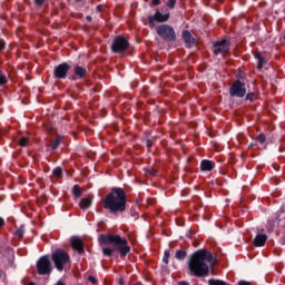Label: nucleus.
I'll list each match as a JSON object with an SVG mask.
<instances>
[{"label": "nucleus", "mask_w": 285, "mask_h": 285, "mask_svg": "<svg viewBox=\"0 0 285 285\" xmlns=\"http://www.w3.org/2000/svg\"><path fill=\"white\" fill-rule=\"evenodd\" d=\"M186 266L189 277H208L210 268L215 266V257L210 250L202 248L189 255Z\"/></svg>", "instance_id": "obj_1"}, {"label": "nucleus", "mask_w": 285, "mask_h": 285, "mask_svg": "<svg viewBox=\"0 0 285 285\" xmlns=\"http://www.w3.org/2000/svg\"><path fill=\"white\" fill-rule=\"evenodd\" d=\"M99 243L101 246H114L112 248H102V254L105 257H112L114 253L116 252L119 253L121 258L130 254V245H128V240L117 234H101L99 236Z\"/></svg>", "instance_id": "obj_2"}, {"label": "nucleus", "mask_w": 285, "mask_h": 285, "mask_svg": "<svg viewBox=\"0 0 285 285\" xmlns=\"http://www.w3.org/2000/svg\"><path fill=\"white\" fill-rule=\"evenodd\" d=\"M101 202L102 208L108 210L109 215H119V213H125L126 206L128 205V197L124 188L114 187Z\"/></svg>", "instance_id": "obj_3"}, {"label": "nucleus", "mask_w": 285, "mask_h": 285, "mask_svg": "<svg viewBox=\"0 0 285 285\" xmlns=\"http://www.w3.org/2000/svg\"><path fill=\"white\" fill-rule=\"evenodd\" d=\"M51 261L53 262L57 271H59V273H61L65 268H70V254H68V252L58 248L55 252H52L51 254Z\"/></svg>", "instance_id": "obj_4"}, {"label": "nucleus", "mask_w": 285, "mask_h": 285, "mask_svg": "<svg viewBox=\"0 0 285 285\" xmlns=\"http://www.w3.org/2000/svg\"><path fill=\"white\" fill-rule=\"evenodd\" d=\"M156 35L168 43H175L177 41V32H175V28L170 24H159L156 27Z\"/></svg>", "instance_id": "obj_5"}, {"label": "nucleus", "mask_w": 285, "mask_h": 285, "mask_svg": "<svg viewBox=\"0 0 285 285\" xmlns=\"http://www.w3.org/2000/svg\"><path fill=\"white\" fill-rule=\"evenodd\" d=\"M130 49V42L124 36H117L111 42V52L114 55H125Z\"/></svg>", "instance_id": "obj_6"}, {"label": "nucleus", "mask_w": 285, "mask_h": 285, "mask_svg": "<svg viewBox=\"0 0 285 285\" xmlns=\"http://www.w3.org/2000/svg\"><path fill=\"white\" fill-rule=\"evenodd\" d=\"M237 79L233 82L229 88V96L237 97L238 99H244L246 97V82L242 80V76H236Z\"/></svg>", "instance_id": "obj_7"}, {"label": "nucleus", "mask_w": 285, "mask_h": 285, "mask_svg": "<svg viewBox=\"0 0 285 285\" xmlns=\"http://www.w3.org/2000/svg\"><path fill=\"white\" fill-rule=\"evenodd\" d=\"M38 275H50L52 273V263L50 262V256H41L37 262Z\"/></svg>", "instance_id": "obj_8"}, {"label": "nucleus", "mask_w": 285, "mask_h": 285, "mask_svg": "<svg viewBox=\"0 0 285 285\" xmlns=\"http://www.w3.org/2000/svg\"><path fill=\"white\" fill-rule=\"evenodd\" d=\"M213 55L218 57V55H228L230 52V41L227 39L217 40L212 47Z\"/></svg>", "instance_id": "obj_9"}, {"label": "nucleus", "mask_w": 285, "mask_h": 285, "mask_svg": "<svg viewBox=\"0 0 285 285\" xmlns=\"http://www.w3.org/2000/svg\"><path fill=\"white\" fill-rule=\"evenodd\" d=\"M168 19H170L169 12L164 14L160 11H156L155 14L148 17L149 28H155V21H157V23H166Z\"/></svg>", "instance_id": "obj_10"}, {"label": "nucleus", "mask_w": 285, "mask_h": 285, "mask_svg": "<svg viewBox=\"0 0 285 285\" xmlns=\"http://www.w3.org/2000/svg\"><path fill=\"white\" fill-rule=\"evenodd\" d=\"M70 72V65L68 62H62L53 69L55 79H66Z\"/></svg>", "instance_id": "obj_11"}, {"label": "nucleus", "mask_w": 285, "mask_h": 285, "mask_svg": "<svg viewBox=\"0 0 285 285\" xmlns=\"http://www.w3.org/2000/svg\"><path fill=\"white\" fill-rule=\"evenodd\" d=\"M70 246L78 255H83L86 253V247L83 245V240L77 236H72L70 238Z\"/></svg>", "instance_id": "obj_12"}, {"label": "nucleus", "mask_w": 285, "mask_h": 285, "mask_svg": "<svg viewBox=\"0 0 285 285\" xmlns=\"http://www.w3.org/2000/svg\"><path fill=\"white\" fill-rule=\"evenodd\" d=\"M88 77V70L86 68L77 65L73 68V76H71V81H77V79H86Z\"/></svg>", "instance_id": "obj_13"}, {"label": "nucleus", "mask_w": 285, "mask_h": 285, "mask_svg": "<svg viewBox=\"0 0 285 285\" xmlns=\"http://www.w3.org/2000/svg\"><path fill=\"white\" fill-rule=\"evenodd\" d=\"M200 170L202 173H210L215 170V163L209 159H204L200 161Z\"/></svg>", "instance_id": "obj_14"}, {"label": "nucleus", "mask_w": 285, "mask_h": 285, "mask_svg": "<svg viewBox=\"0 0 285 285\" xmlns=\"http://www.w3.org/2000/svg\"><path fill=\"white\" fill-rule=\"evenodd\" d=\"M183 40L185 42L186 48H190L195 43V38L193 37V33L188 30H184L181 33Z\"/></svg>", "instance_id": "obj_15"}, {"label": "nucleus", "mask_w": 285, "mask_h": 285, "mask_svg": "<svg viewBox=\"0 0 285 285\" xmlns=\"http://www.w3.org/2000/svg\"><path fill=\"white\" fill-rule=\"evenodd\" d=\"M266 242H268V236L266 234H257L254 238V246H265Z\"/></svg>", "instance_id": "obj_16"}, {"label": "nucleus", "mask_w": 285, "mask_h": 285, "mask_svg": "<svg viewBox=\"0 0 285 285\" xmlns=\"http://www.w3.org/2000/svg\"><path fill=\"white\" fill-rule=\"evenodd\" d=\"M90 206H92V196L88 195L87 197L80 199L79 207L81 210H88Z\"/></svg>", "instance_id": "obj_17"}, {"label": "nucleus", "mask_w": 285, "mask_h": 285, "mask_svg": "<svg viewBox=\"0 0 285 285\" xmlns=\"http://www.w3.org/2000/svg\"><path fill=\"white\" fill-rule=\"evenodd\" d=\"M17 144L21 148H28V146H30V136L28 134L21 136L20 138H18Z\"/></svg>", "instance_id": "obj_18"}, {"label": "nucleus", "mask_w": 285, "mask_h": 285, "mask_svg": "<svg viewBox=\"0 0 285 285\" xmlns=\"http://www.w3.org/2000/svg\"><path fill=\"white\" fill-rule=\"evenodd\" d=\"M186 257H188V252H186V249L180 248L176 250L175 259H177L178 262H184Z\"/></svg>", "instance_id": "obj_19"}, {"label": "nucleus", "mask_w": 285, "mask_h": 285, "mask_svg": "<svg viewBox=\"0 0 285 285\" xmlns=\"http://www.w3.org/2000/svg\"><path fill=\"white\" fill-rule=\"evenodd\" d=\"M255 59L257 60V69L262 70V68H264V63L266 62V60L264 59V56H262V52L257 51L256 53H254Z\"/></svg>", "instance_id": "obj_20"}, {"label": "nucleus", "mask_w": 285, "mask_h": 285, "mask_svg": "<svg viewBox=\"0 0 285 285\" xmlns=\"http://www.w3.org/2000/svg\"><path fill=\"white\" fill-rule=\"evenodd\" d=\"M23 235H26V227L21 225L16 232H14V237L16 239H22Z\"/></svg>", "instance_id": "obj_21"}, {"label": "nucleus", "mask_w": 285, "mask_h": 285, "mask_svg": "<svg viewBox=\"0 0 285 285\" xmlns=\"http://www.w3.org/2000/svg\"><path fill=\"white\" fill-rule=\"evenodd\" d=\"M61 139H63L61 136H57L55 140L51 142V150H57L59 146H61Z\"/></svg>", "instance_id": "obj_22"}, {"label": "nucleus", "mask_w": 285, "mask_h": 285, "mask_svg": "<svg viewBox=\"0 0 285 285\" xmlns=\"http://www.w3.org/2000/svg\"><path fill=\"white\" fill-rule=\"evenodd\" d=\"M53 177H57V179H62L63 178V169L61 167H56L52 170Z\"/></svg>", "instance_id": "obj_23"}, {"label": "nucleus", "mask_w": 285, "mask_h": 285, "mask_svg": "<svg viewBox=\"0 0 285 285\" xmlns=\"http://www.w3.org/2000/svg\"><path fill=\"white\" fill-rule=\"evenodd\" d=\"M81 187H79V185H75L72 187V195L76 196L77 198L81 197Z\"/></svg>", "instance_id": "obj_24"}, {"label": "nucleus", "mask_w": 285, "mask_h": 285, "mask_svg": "<svg viewBox=\"0 0 285 285\" xmlns=\"http://www.w3.org/2000/svg\"><path fill=\"white\" fill-rule=\"evenodd\" d=\"M266 228L268 233H273L275 230V219H268Z\"/></svg>", "instance_id": "obj_25"}, {"label": "nucleus", "mask_w": 285, "mask_h": 285, "mask_svg": "<svg viewBox=\"0 0 285 285\" xmlns=\"http://www.w3.org/2000/svg\"><path fill=\"white\" fill-rule=\"evenodd\" d=\"M245 101H250L253 104V101H255V92H248L245 95Z\"/></svg>", "instance_id": "obj_26"}, {"label": "nucleus", "mask_w": 285, "mask_h": 285, "mask_svg": "<svg viewBox=\"0 0 285 285\" xmlns=\"http://www.w3.org/2000/svg\"><path fill=\"white\" fill-rule=\"evenodd\" d=\"M168 259H170V250L167 249L164 252V257H163L164 264H169Z\"/></svg>", "instance_id": "obj_27"}, {"label": "nucleus", "mask_w": 285, "mask_h": 285, "mask_svg": "<svg viewBox=\"0 0 285 285\" xmlns=\"http://www.w3.org/2000/svg\"><path fill=\"white\" fill-rule=\"evenodd\" d=\"M8 83V78L3 75V71L0 70V86H6Z\"/></svg>", "instance_id": "obj_28"}, {"label": "nucleus", "mask_w": 285, "mask_h": 285, "mask_svg": "<svg viewBox=\"0 0 285 285\" xmlns=\"http://www.w3.org/2000/svg\"><path fill=\"white\" fill-rule=\"evenodd\" d=\"M256 141H258V144H266V135L259 134V135L256 137Z\"/></svg>", "instance_id": "obj_29"}, {"label": "nucleus", "mask_w": 285, "mask_h": 285, "mask_svg": "<svg viewBox=\"0 0 285 285\" xmlns=\"http://www.w3.org/2000/svg\"><path fill=\"white\" fill-rule=\"evenodd\" d=\"M146 173H148V175H151L153 177H157V169L155 168H148L146 169Z\"/></svg>", "instance_id": "obj_30"}, {"label": "nucleus", "mask_w": 285, "mask_h": 285, "mask_svg": "<svg viewBox=\"0 0 285 285\" xmlns=\"http://www.w3.org/2000/svg\"><path fill=\"white\" fill-rule=\"evenodd\" d=\"M177 4V0H168L167 6L170 10H174L175 6Z\"/></svg>", "instance_id": "obj_31"}, {"label": "nucleus", "mask_w": 285, "mask_h": 285, "mask_svg": "<svg viewBox=\"0 0 285 285\" xmlns=\"http://www.w3.org/2000/svg\"><path fill=\"white\" fill-rule=\"evenodd\" d=\"M33 3H36L38 8H41L46 3V0H33Z\"/></svg>", "instance_id": "obj_32"}, {"label": "nucleus", "mask_w": 285, "mask_h": 285, "mask_svg": "<svg viewBox=\"0 0 285 285\" xmlns=\"http://www.w3.org/2000/svg\"><path fill=\"white\" fill-rule=\"evenodd\" d=\"M6 50V40L1 39L0 40V52Z\"/></svg>", "instance_id": "obj_33"}, {"label": "nucleus", "mask_w": 285, "mask_h": 285, "mask_svg": "<svg viewBox=\"0 0 285 285\" xmlns=\"http://www.w3.org/2000/svg\"><path fill=\"white\" fill-rule=\"evenodd\" d=\"M88 282H90L91 284H97V277H95V276H89V277H88Z\"/></svg>", "instance_id": "obj_34"}, {"label": "nucleus", "mask_w": 285, "mask_h": 285, "mask_svg": "<svg viewBox=\"0 0 285 285\" xmlns=\"http://www.w3.org/2000/svg\"><path fill=\"white\" fill-rule=\"evenodd\" d=\"M146 146H147V148H153V140L151 139H147L146 140Z\"/></svg>", "instance_id": "obj_35"}, {"label": "nucleus", "mask_w": 285, "mask_h": 285, "mask_svg": "<svg viewBox=\"0 0 285 285\" xmlns=\"http://www.w3.org/2000/svg\"><path fill=\"white\" fill-rule=\"evenodd\" d=\"M6 226V219L3 217H0V228H3Z\"/></svg>", "instance_id": "obj_36"}, {"label": "nucleus", "mask_w": 285, "mask_h": 285, "mask_svg": "<svg viewBox=\"0 0 285 285\" xmlns=\"http://www.w3.org/2000/svg\"><path fill=\"white\" fill-rule=\"evenodd\" d=\"M161 3V0H151L153 6H159Z\"/></svg>", "instance_id": "obj_37"}, {"label": "nucleus", "mask_w": 285, "mask_h": 285, "mask_svg": "<svg viewBox=\"0 0 285 285\" xmlns=\"http://www.w3.org/2000/svg\"><path fill=\"white\" fill-rule=\"evenodd\" d=\"M97 12H102L104 11V7L101 4L97 6L96 8Z\"/></svg>", "instance_id": "obj_38"}, {"label": "nucleus", "mask_w": 285, "mask_h": 285, "mask_svg": "<svg viewBox=\"0 0 285 285\" xmlns=\"http://www.w3.org/2000/svg\"><path fill=\"white\" fill-rule=\"evenodd\" d=\"M238 285H250V283L246 282V281H239Z\"/></svg>", "instance_id": "obj_39"}, {"label": "nucleus", "mask_w": 285, "mask_h": 285, "mask_svg": "<svg viewBox=\"0 0 285 285\" xmlns=\"http://www.w3.org/2000/svg\"><path fill=\"white\" fill-rule=\"evenodd\" d=\"M118 284L119 285H126V281H124V278H119Z\"/></svg>", "instance_id": "obj_40"}, {"label": "nucleus", "mask_w": 285, "mask_h": 285, "mask_svg": "<svg viewBox=\"0 0 285 285\" xmlns=\"http://www.w3.org/2000/svg\"><path fill=\"white\" fill-rule=\"evenodd\" d=\"M178 285H190V283H188V282H186V281H180V282L178 283Z\"/></svg>", "instance_id": "obj_41"}, {"label": "nucleus", "mask_w": 285, "mask_h": 285, "mask_svg": "<svg viewBox=\"0 0 285 285\" xmlns=\"http://www.w3.org/2000/svg\"><path fill=\"white\" fill-rule=\"evenodd\" d=\"M56 285H66V283H63L62 281H58Z\"/></svg>", "instance_id": "obj_42"}, {"label": "nucleus", "mask_w": 285, "mask_h": 285, "mask_svg": "<svg viewBox=\"0 0 285 285\" xmlns=\"http://www.w3.org/2000/svg\"><path fill=\"white\" fill-rule=\"evenodd\" d=\"M86 19L87 21H92V16H87Z\"/></svg>", "instance_id": "obj_43"}, {"label": "nucleus", "mask_w": 285, "mask_h": 285, "mask_svg": "<svg viewBox=\"0 0 285 285\" xmlns=\"http://www.w3.org/2000/svg\"><path fill=\"white\" fill-rule=\"evenodd\" d=\"M256 144H249V148H255Z\"/></svg>", "instance_id": "obj_44"}, {"label": "nucleus", "mask_w": 285, "mask_h": 285, "mask_svg": "<svg viewBox=\"0 0 285 285\" xmlns=\"http://www.w3.org/2000/svg\"><path fill=\"white\" fill-rule=\"evenodd\" d=\"M276 220L282 222V218H279V216H276Z\"/></svg>", "instance_id": "obj_45"}, {"label": "nucleus", "mask_w": 285, "mask_h": 285, "mask_svg": "<svg viewBox=\"0 0 285 285\" xmlns=\"http://www.w3.org/2000/svg\"><path fill=\"white\" fill-rule=\"evenodd\" d=\"M80 1H83V0H76V3H80Z\"/></svg>", "instance_id": "obj_46"}, {"label": "nucleus", "mask_w": 285, "mask_h": 285, "mask_svg": "<svg viewBox=\"0 0 285 285\" xmlns=\"http://www.w3.org/2000/svg\"><path fill=\"white\" fill-rule=\"evenodd\" d=\"M283 39H284V41H285V35H284Z\"/></svg>", "instance_id": "obj_47"}]
</instances>
